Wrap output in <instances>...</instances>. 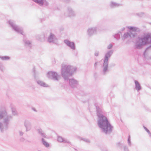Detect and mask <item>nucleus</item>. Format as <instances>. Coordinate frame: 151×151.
<instances>
[{
    "label": "nucleus",
    "instance_id": "nucleus-46",
    "mask_svg": "<svg viewBox=\"0 0 151 151\" xmlns=\"http://www.w3.org/2000/svg\"><path fill=\"white\" fill-rule=\"evenodd\" d=\"M118 144H120V143H118Z\"/></svg>",
    "mask_w": 151,
    "mask_h": 151
},
{
    "label": "nucleus",
    "instance_id": "nucleus-44",
    "mask_svg": "<svg viewBox=\"0 0 151 151\" xmlns=\"http://www.w3.org/2000/svg\"><path fill=\"white\" fill-rule=\"evenodd\" d=\"M115 64L114 63H112L111 65V66H115Z\"/></svg>",
    "mask_w": 151,
    "mask_h": 151
},
{
    "label": "nucleus",
    "instance_id": "nucleus-3",
    "mask_svg": "<svg viewBox=\"0 0 151 151\" xmlns=\"http://www.w3.org/2000/svg\"><path fill=\"white\" fill-rule=\"evenodd\" d=\"M9 26L13 30L16 32L20 34L23 35V40L25 46L29 47H32L31 42L27 39L25 37V35L23 31V28L20 26L16 24L15 21L10 20L8 22Z\"/></svg>",
    "mask_w": 151,
    "mask_h": 151
},
{
    "label": "nucleus",
    "instance_id": "nucleus-5",
    "mask_svg": "<svg viewBox=\"0 0 151 151\" xmlns=\"http://www.w3.org/2000/svg\"><path fill=\"white\" fill-rule=\"evenodd\" d=\"M103 132L106 134L109 135L112 132L113 127L110 124L108 119L97 123Z\"/></svg>",
    "mask_w": 151,
    "mask_h": 151
},
{
    "label": "nucleus",
    "instance_id": "nucleus-10",
    "mask_svg": "<svg viewBox=\"0 0 151 151\" xmlns=\"http://www.w3.org/2000/svg\"><path fill=\"white\" fill-rule=\"evenodd\" d=\"M57 39L56 36L52 32L50 33L47 38V41L48 42L55 43Z\"/></svg>",
    "mask_w": 151,
    "mask_h": 151
},
{
    "label": "nucleus",
    "instance_id": "nucleus-15",
    "mask_svg": "<svg viewBox=\"0 0 151 151\" xmlns=\"http://www.w3.org/2000/svg\"><path fill=\"white\" fill-rule=\"evenodd\" d=\"M68 13V16L69 17H73L76 16V14L75 12L72 8L70 7H68L67 8Z\"/></svg>",
    "mask_w": 151,
    "mask_h": 151
},
{
    "label": "nucleus",
    "instance_id": "nucleus-27",
    "mask_svg": "<svg viewBox=\"0 0 151 151\" xmlns=\"http://www.w3.org/2000/svg\"><path fill=\"white\" fill-rule=\"evenodd\" d=\"M127 143L129 146L130 147L132 146V144L131 141L130 136L129 135L127 140Z\"/></svg>",
    "mask_w": 151,
    "mask_h": 151
},
{
    "label": "nucleus",
    "instance_id": "nucleus-28",
    "mask_svg": "<svg viewBox=\"0 0 151 151\" xmlns=\"http://www.w3.org/2000/svg\"><path fill=\"white\" fill-rule=\"evenodd\" d=\"M5 70V68L3 64L0 62V70L3 71Z\"/></svg>",
    "mask_w": 151,
    "mask_h": 151
},
{
    "label": "nucleus",
    "instance_id": "nucleus-35",
    "mask_svg": "<svg viewBox=\"0 0 151 151\" xmlns=\"http://www.w3.org/2000/svg\"><path fill=\"white\" fill-rule=\"evenodd\" d=\"M144 127L145 130L149 134H150V131L145 127L144 126Z\"/></svg>",
    "mask_w": 151,
    "mask_h": 151
},
{
    "label": "nucleus",
    "instance_id": "nucleus-32",
    "mask_svg": "<svg viewBox=\"0 0 151 151\" xmlns=\"http://www.w3.org/2000/svg\"><path fill=\"white\" fill-rule=\"evenodd\" d=\"M149 50H151V45L146 48L144 52V55H145V52Z\"/></svg>",
    "mask_w": 151,
    "mask_h": 151
},
{
    "label": "nucleus",
    "instance_id": "nucleus-6",
    "mask_svg": "<svg viewBox=\"0 0 151 151\" xmlns=\"http://www.w3.org/2000/svg\"><path fill=\"white\" fill-rule=\"evenodd\" d=\"M113 52V50H110L106 52L104 56L103 65V73L104 75H106L109 72L108 69L109 64V59L111 57Z\"/></svg>",
    "mask_w": 151,
    "mask_h": 151
},
{
    "label": "nucleus",
    "instance_id": "nucleus-20",
    "mask_svg": "<svg viewBox=\"0 0 151 151\" xmlns=\"http://www.w3.org/2000/svg\"><path fill=\"white\" fill-rule=\"evenodd\" d=\"M38 133L40 134L42 137L45 138L46 137V135L44 133L43 130L41 129H38L37 130Z\"/></svg>",
    "mask_w": 151,
    "mask_h": 151
},
{
    "label": "nucleus",
    "instance_id": "nucleus-36",
    "mask_svg": "<svg viewBox=\"0 0 151 151\" xmlns=\"http://www.w3.org/2000/svg\"><path fill=\"white\" fill-rule=\"evenodd\" d=\"M63 142L67 143H70V142L67 139H63Z\"/></svg>",
    "mask_w": 151,
    "mask_h": 151
},
{
    "label": "nucleus",
    "instance_id": "nucleus-26",
    "mask_svg": "<svg viewBox=\"0 0 151 151\" xmlns=\"http://www.w3.org/2000/svg\"><path fill=\"white\" fill-rule=\"evenodd\" d=\"M42 3L41 4L40 6H42L43 5H45V6H47L48 5V3L46 0H42Z\"/></svg>",
    "mask_w": 151,
    "mask_h": 151
},
{
    "label": "nucleus",
    "instance_id": "nucleus-2",
    "mask_svg": "<svg viewBox=\"0 0 151 151\" xmlns=\"http://www.w3.org/2000/svg\"><path fill=\"white\" fill-rule=\"evenodd\" d=\"M2 119L3 121L0 122V129L3 132L8 129L10 121L12 119V116L8 114L6 108L4 106L0 108V120Z\"/></svg>",
    "mask_w": 151,
    "mask_h": 151
},
{
    "label": "nucleus",
    "instance_id": "nucleus-17",
    "mask_svg": "<svg viewBox=\"0 0 151 151\" xmlns=\"http://www.w3.org/2000/svg\"><path fill=\"white\" fill-rule=\"evenodd\" d=\"M122 6V5L121 4H119L112 1L111 2L110 5V7L112 8L118 7Z\"/></svg>",
    "mask_w": 151,
    "mask_h": 151
},
{
    "label": "nucleus",
    "instance_id": "nucleus-19",
    "mask_svg": "<svg viewBox=\"0 0 151 151\" xmlns=\"http://www.w3.org/2000/svg\"><path fill=\"white\" fill-rule=\"evenodd\" d=\"M11 108L12 115L14 116L17 115H18V113L15 107L12 105H11Z\"/></svg>",
    "mask_w": 151,
    "mask_h": 151
},
{
    "label": "nucleus",
    "instance_id": "nucleus-42",
    "mask_svg": "<svg viewBox=\"0 0 151 151\" xmlns=\"http://www.w3.org/2000/svg\"><path fill=\"white\" fill-rule=\"evenodd\" d=\"M32 109L35 112H37V111L36 110L35 108L34 107L32 108Z\"/></svg>",
    "mask_w": 151,
    "mask_h": 151
},
{
    "label": "nucleus",
    "instance_id": "nucleus-22",
    "mask_svg": "<svg viewBox=\"0 0 151 151\" xmlns=\"http://www.w3.org/2000/svg\"><path fill=\"white\" fill-rule=\"evenodd\" d=\"M0 58L2 60H7L10 59V58L9 57L7 56H0Z\"/></svg>",
    "mask_w": 151,
    "mask_h": 151
},
{
    "label": "nucleus",
    "instance_id": "nucleus-45",
    "mask_svg": "<svg viewBox=\"0 0 151 151\" xmlns=\"http://www.w3.org/2000/svg\"><path fill=\"white\" fill-rule=\"evenodd\" d=\"M150 135V136L151 137V133H150V134H149Z\"/></svg>",
    "mask_w": 151,
    "mask_h": 151
},
{
    "label": "nucleus",
    "instance_id": "nucleus-11",
    "mask_svg": "<svg viewBox=\"0 0 151 151\" xmlns=\"http://www.w3.org/2000/svg\"><path fill=\"white\" fill-rule=\"evenodd\" d=\"M65 43L68 47L73 50L76 49V46L75 43L72 42H71L69 40L66 39L64 40Z\"/></svg>",
    "mask_w": 151,
    "mask_h": 151
},
{
    "label": "nucleus",
    "instance_id": "nucleus-30",
    "mask_svg": "<svg viewBox=\"0 0 151 151\" xmlns=\"http://www.w3.org/2000/svg\"><path fill=\"white\" fill-rule=\"evenodd\" d=\"M58 140L60 142H63V138L61 137L58 136Z\"/></svg>",
    "mask_w": 151,
    "mask_h": 151
},
{
    "label": "nucleus",
    "instance_id": "nucleus-34",
    "mask_svg": "<svg viewBox=\"0 0 151 151\" xmlns=\"http://www.w3.org/2000/svg\"><path fill=\"white\" fill-rule=\"evenodd\" d=\"M81 139L84 141H85V142H90V141L89 140L87 139H83V138H81Z\"/></svg>",
    "mask_w": 151,
    "mask_h": 151
},
{
    "label": "nucleus",
    "instance_id": "nucleus-13",
    "mask_svg": "<svg viewBox=\"0 0 151 151\" xmlns=\"http://www.w3.org/2000/svg\"><path fill=\"white\" fill-rule=\"evenodd\" d=\"M24 125L26 128V132L29 131L31 129L32 125L29 120H25L24 121Z\"/></svg>",
    "mask_w": 151,
    "mask_h": 151
},
{
    "label": "nucleus",
    "instance_id": "nucleus-16",
    "mask_svg": "<svg viewBox=\"0 0 151 151\" xmlns=\"http://www.w3.org/2000/svg\"><path fill=\"white\" fill-rule=\"evenodd\" d=\"M128 28L129 29L131 32H139L140 31V29L137 27L132 26H129L128 27Z\"/></svg>",
    "mask_w": 151,
    "mask_h": 151
},
{
    "label": "nucleus",
    "instance_id": "nucleus-37",
    "mask_svg": "<svg viewBox=\"0 0 151 151\" xmlns=\"http://www.w3.org/2000/svg\"><path fill=\"white\" fill-rule=\"evenodd\" d=\"M113 46V45L111 44H109L107 47V49H111Z\"/></svg>",
    "mask_w": 151,
    "mask_h": 151
},
{
    "label": "nucleus",
    "instance_id": "nucleus-4",
    "mask_svg": "<svg viewBox=\"0 0 151 151\" xmlns=\"http://www.w3.org/2000/svg\"><path fill=\"white\" fill-rule=\"evenodd\" d=\"M149 43H151V33H148L143 36L138 37L135 48L137 49H141L143 46Z\"/></svg>",
    "mask_w": 151,
    "mask_h": 151
},
{
    "label": "nucleus",
    "instance_id": "nucleus-21",
    "mask_svg": "<svg viewBox=\"0 0 151 151\" xmlns=\"http://www.w3.org/2000/svg\"><path fill=\"white\" fill-rule=\"evenodd\" d=\"M42 142L43 144L46 147H48L49 146V144L47 142L45 141V139L42 138Z\"/></svg>",
    "mask_w": 151,
    "mask_h": 151
},
{
    "label": "nucleus",
    "instance_id": "nucleus-25",
    "mask_svg": "<svg viewBox=\"0 0 151 151\" xmlns=\"http://www.w3.org/2000/svg\"><path fill=\"white\" fill-rule=\"evenodd\" d=\"M32 1L38 4L40 6L41 4L42 3V0H32Z\"/></svg>",
    "mask_w": 151,
    "mask_h": 151
},
{
    "label": "nucleus",
    "instance_id": "nucleus-39",
    "mask_svg": "<svg viewBox=\"0 0 151 151\" xmlns=\"http://www.w3.org/2000/svg\"><path fill=\"white\" fill-rule=\"evenodd\" d=\"M99 51H96L95 52V55L96 56H97L99 55Z\"/></svg>",
    "mask_w": 151,
    "mask_h": 151
},
{
    "label": "nucleus",
    "instance_id": "nucleus-14",
    "mask_svg": "<svg viewBox=\"0 0 151 151\" xmlns=\"http://www.w3.org/2000/svg\"><path fill=\"white\" fill-rule=\"evenodd\" d=\"M88 35L90 36H91L93 34L96 33V27H91L88 29L87 31Z\"/></svg>",
    "mask_w": 151,
    "mask_h": 151
},
{
    "label": "nucleus",
    "instance_id": "nucleus-31",
    "mask_svg": "<svg viewBox=\"0 0 151 151\" xmlns=\"http://www.w3.org/2000/svg\"><path fill=\"white\" fill-rule=\"evenodd\" d=\"M139 17H141L144 15V13L143 12H140L136 14Z\"/></svg>",
    "mask_w": 151,
    "mask_h": 151
},
{
    "label": "nucleus",
    "instance_id": "nucleus-7",
    "mask_svg": "<svg viewBox=\"0 0 151 151\" xmlns=\"http://www.w3.org/2000/svg\"><path fill=\"white\" fill-rule=\"evenodd\" d=\"M97 115L98 117L97 123L101 121L102 122L108 119L105 116V112L101 108L98 106H96Z\"/></svg>",
    "mask_w": 151,
    "mask_h": 151
},
{
    "label": "nucleus",
    "instance_id": "nucleus-43",
    "mask_svg": "<svg viewBox=\"0 0 151 151\" xmlns=\"http://www.w3.org/2000/svg\"><path fill=\"white\" fill-rule=\"evenodd\" d=\"M124 29H125V28L124 27H123L121 28L120 31L121 32V31H124Z\"/></svg>",
    "mask_w": 151,
    "mask_h": 151
},
{
    "label": "nucleus",
    "instance_id": "nucleus-29",
    "mask_svg": "<svg viewBox=\"0 0 151 151\" xmlns=\"http://www.w3.org/2000/svg\"><path fill=\"white\" fill-rule=\"evenodd\" d=\"M123 149L124 151H129L128 147L126 145H123Z\"/></svg>",
    "mask_w": 151,
    "mask_h": 151
},
{
    "label": "nucleus",
    "instance_id": "nucleus-18",
    "mask_svg": "<svg viewBox=\"0 0 151 151\" xmlns=\"http://www.w3.org/2000/svg\"><path fill=\"white\" fill-rule=\"evenodd\" d=\"M135 88L137 91H139L142 89L141 86L137 80L134 81Z\"/></svg>",
    "mask_w": 151,
    "mask_h": 151
},
{
    "label": "nucleus",
    "instance_id": "nucleus-38",
    "mask_svg": "<svg viewBox=\"0 0 151 151\" xmlns=\"http://www.w3.org/2000/svg\"><path fill=\"white\" fill-rule=\"evenodd\" d=\"M19 135L20 136H22L24 134V133L21 131H19Z\"/></svg>",
    "mask_w": 151,
    "mask_h": 151
},
{
    "label": "nucleus",
    "instance_id": "nucleus-33",
    "mask_svg": "<svg viewBox=\"0 0 151 151\" xmlns=\"http://www.w3.org/2000/svg\"><path fill=\"white\" fill-rule=\"evenodd\" d=\"M36 38L37 40L41 42L40 36V35H37L36 36Z\"/></svg>",
    "mask_w": 151,
    "mask_h": 151
},
{
    "label": "nucleus",
    "instance_id": "nucleus-12",
    "mask_svg": "<svg viewBox=\"0 0 151 151\" xmlns=\"http://www.w3.org/2000/svg\"><path fill=\"white\" fill-rule=\"evenodd\" d=\"M137 34L136 33H133L132 32L129 31V32H127L125 33L123 37V39L125 40L129 37L132 38L135 37L137 35Z\"/></svg>",
    "mask_w": 151,
    "mask_h": 151
},
{
    "label": "nucleus",
    "instance_id": "nucleus-23",
    "mask_svg": "<svg viewBox=\"0 0 151 151\" xmlns=\"http://www.w3.org/2000/svg\"><path fill=\"white\" fill-rule=\"evenodd\" d=\"M119 33H122L120 31H119L118 33L115 34V35H114V37L117 40L119 39L120 38V35Z\"/></svg>",
    "mask_w": 151,
    "mask_h": 151
},
{
    "label": "nucleus",
    "instance_id": "nucleus-8",
    "mask_svg": "<svg viewBox=\"0 0 151 151\" xmlns=\"http://www.w3.org/2000/svg\"><path fill=\"white\" fill-rule=\"evenodd\" d=\"M33 76L35 80H37V77L36 76L35 69V67H34L33 68ZM36 82L40 86L44 87H49V86L47 84L40 80H36Z\"/></svg>",
    "mask_w": 151,
    "mask_h": 151
},
{
    "label": "nucleus",
    "instance_id": "nucleus-9",
    "mask_svg": "<svg viewBox=\"0 0 151 151\" xmlns=\"http://www.w3.org/2000/svg\"><path fill=\"white\" fill-rule=\"evenodd\" d=\"M47 76L49 78L55 81H58L59 80L58 75L55 72H48L47 74Z\"/></svg>",
    "mask_w": 151,
    "mask_h": 151
},
{
    "label": "nucleus",
    "instance_id": "nucleus-1",
    "mask_svg": "<svg viewBox=\"0 0 151 151\" xmlns=\"http://www.w3.org/2000/svg\"><path fill=\"white\" fill-rule=\"evenodd\" d=\"M77 69L76 67L70 65H62L61 75L64 79L67 81L69 80L70 86L73 88L76 87L78 85V81L74 78L69 79Z\"/></svg>",
    "mask_w": 151,
    "mask_h": 151
},
{
    "label": "nucleus",
    "instance_id": "nucleus-40",
    "mask_svg": "<svg viewBox=\"0 0 151 151\" xmlns=\"http://www.w3.org/2000/svg\"><path fill=\"white\" fill-rule=\"evenodd\" d=\"M97 65H98V62H96L95 63V64H94V66L95 68H96L97 67Z\"/></svg>",
    "mask_w": 151,
    "mask_h": 151
},
{
    "label": "nucleus",
    "instance_id": "nucleus-41",
    "mask_svg": "<svg viewBox=\"0 0 151 151\" xmlns=\"http://www.w3.org/2000/svg\"><path fill=\"white\" fill-rule=\"evenodd\" d=\"M20 140L21 142H24L25 139L23 137H21L20 138Z\"/></svg>",
    "mask_w": 151,
    "mask_h": 151
},
{
    "label": "nucleus",
    "instance_id": "nucleus-24",
    "mask_svg": "<svg viewBox=\"0 0 151 151\" xmlns=\"http://www.w3.org/2000/svg\"><path fill=\"white\" fill-rule=\"evenodd\" d=\"M40 36L41 42H42L45 41L46 37L45 34H44L41 35H40Z\"/></svg>",
    "mask_w": 151,
    "mask_h": 151
}]
</instances>
